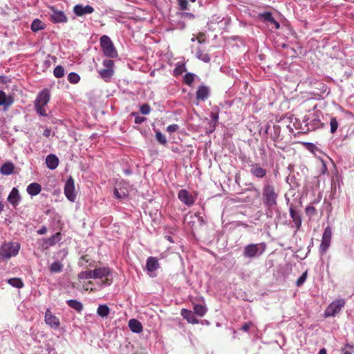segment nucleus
I'll use <instances>...</instances> for the list:
<instances>
[{
    "label": "nucleus",
    "instance_id": "nucleus-1",
    "mask_svg": "<svg viewBox=\"0 0 354 354\" xmlns=\"http://www.w3.org/2000/svg\"><path fill=\"white\" fill-rule=\"evenodd\" d=\"M278 192L276 190L274 185L267 182L263 185L262 189V200L263 203L268 209H271L277 204Z\"/></svg>",
    "mask_w": 354,
    "mask_h": 354
},
{
    "label": "nucleus",
    "instance_id": "nucleus-2",
    "mask_svg": "<svg viewBox=\"0 0 354 354\" xmlns=\"http://www.w3.org/2000/svg\"><path fill=\"white\" fill-rule=\"evenodd\" d=\"M20 250V244L17 242L4 243L0 247V260L4 261L15 257Z\"/></svg>",
    "mask_w": 354,
    "mask_h": 354
},
{
    "label": "nucleus",
    "instance_id": "nucleus-3",
    "mask_svg": "<svg viewBox=\"0 0 354 354\" xmlns=\"http://www.w3.org/2000/svg\"><path fill=\"white\" fill-rule=\"evenodd\" d=\"M266 249L264 242L260 243H251L245 245L243 254L245 257L252 259L261 255Z\"/></svg>",
    "mask_w": 354,
    "mask_h": 354
},
{
    "label": "nucleus",
    "instance_id": "nucleus-4",
    "mask_svg": "<svg viewBox=\"0 0 354 354\" xmlns=\"http://www.w3.org/2000/svg\"><path fill=\"white\" fill-rule=\"evenodd\" d=\"M93 279H99L101 282L99 283L100 288L109 286L112 283V279L109 278L111 274L110 268L106 267L97 268L93 270Z\"/></svg>",
    "mask_w": 354,
    "mask_h": 354
},
{
    "label": "nucleus",
    "instance_id": "nucleus-5",
    "mask_svg": "<svg viewBox=\"0 0 354 354\" xmlns=\"http://www.w3.org/2000/svg\"><path fill=\"white\" fill-rule=\"evenodd\" d=\"M49 101L50 93L48 90L44 89L38 94L35 100V106L37 112L40 115H46V111L44 106L48 103Z\"/></svg>",
    "mask_w": 354,
    "mask_h": 354
},
{
    "label": "nucleus",
    "instance_id": "nucleus-6",
    "mask_svg": "<svg viewBox=\"0 0 354 354\" xmlns=\"http://www.w3.org/2000/svg\"><path fill=\"white\" fill-rule=\"evenodd\" d=\"M100 42L105 56L110 58H114L118 56L117 50L111 39L107 35L102 36Z\"/></svg>",
    "mask_w": 354,
    "mask_h": 354
},
{
    "label": "nucleus",
    "instance_id": "nucleus-7",
    "mask_svg": "<svg viewBox=\"0 0 354 354\" xmlns=\"http://www.w3.org/2000/svg\"><path fill=\"white\" fill-rule=\"evenodd\" d=\"M102 64L104 68L98 71L99 75L105 82H109L114 74V62L111 59H104Z\"/></svg>",
    "mask_w": 354,
    "mask_h": 354
},
{
    "label": "nucleus",
    "instance_id": "nucleus-8",
    "mask_svg": "<svg viewBox=\"0 0 354 354\" xmlns=\"http://www.w3.org/2000/svg\"><path fill=\"white\" fill-rule=\"evenodd\" d=\"M346 301L344 299H339L333 301L325 310L324 317H335L339 313L342 308L345 306Z\"/></svg>",
    "mask_w": 354,
    "mask_h": 354
},
{
    "label": "nucleus",
    "instance_id": "nucleus-9",
    "mask_svg": "<svg viewBox=\"0 0 354 354\" xmlns=\"http://www.w3.org/2000/svg\"><path fill=\"white\" fill-rule=\"evenodd\" d=\"M49 10H50V20L53 23H66L68 21V18L63 11L58 10L54 6H50Z\"/></svg>",
    "mask_w": 354,
    "mask_h": 354
},
{
    "label": "nucleus",
    "instance_id": "nucleus-10",
    "mask_svg": "<svg viewBox=\"0 0 354 354\" xmlns=\"http://www.w3.org/2000/svg\"><path fill=\"white\" fill-rule=\"evenodd\" d=\"M64 194L71 202H74L76 199V194H75V182L72 177H70L65 183Z\"/></svg>",
    "mask_w": 354,
    "mask_h": 354
},
{
    "label": "nucleus",
    "instance_id": "nucleus-11",
    "mask_svg": "<svg viewBox=\"0 0 354 354\" xmlns=\"http://www.w3.org/2000/svg\"><path fill=\"white\" fill-rule=\"evenodd\" d=\"M178 199L187 206L192 205L195 201L196 198L190 194L187 189H180L178 194Z\"/></svg>",
    "mask_w": 354,
    "mask_h": 354
},
{
    "label": "nucleus",
    "instance_id": "nucleus-12",
    "mask_svg": "<svg viewBox=\"0 0 354 354\" xmlns=\"http://www.w3.org/2000/svg\"><path fill=\"white\" fill-rule=\"evenodd\" d=\"M332 236V230L331 228L328 226L326 227L323 236L322 243L320 244V250L322 252H326L328 249Z\"/></svg>",
    "mask_w": 354,
    "mask_h": 354
},
{
    "label": "nucleus",
    "instance_id": "nucleus-13",
    "mask_svg": "<svg viewBox=\"0 0 354 354\" xmlns=\"http://www.w3.org/2000/svg\"><path fill=\"white\" fill-rule=\"evenodd\" d=\"M250 174L257 178H263L266 176L267 171L259 163H253L250 165Z\"/></svg>",
    "mask_w": 354,
    "mask_h": 354
},
{
    "label": "nucleus",
    "instance_id": "nucleus-14",
    "mask_svg": "<svg viewBox=\"0 0 354 354\" xmlns=\"http://www.w3.org/2000/svg\"><path fill=\"white\" fill-rule=\"evenodd\" d=\"M45 322L46 324L55 328H57L60 325L59 318L53 315L49 309H47L45 313Z\"/></svg>",
    "mask_w": 354,
    "mask_h": 354
},
{
    "label": "nucleus",
    "instance_id": "nucleus-15",
    "mask_svg": "<svg viewBox=\"0 0 354 354\" xmlns=\"http://www.w3.org/2000/svg\"><path fill=\"white\" fill-rule=\"evenodd\" d=\"M74 13L78 16L82 17L86 14H91L94 12V8L89 5L84 6L82 4H77L73 8Z\"/></svg>",
    "mask_w": 354,
    "mask_h": 354
},
{
    "label": "nucleus",
    "instance_id": "nucleus-16",
    "mask_svg": "<svg viewBox=\"0 0 354 354\" xmlns=\"http://www.w3.org/2000/svg\"><path fill=\"white\" fill-rule=\"evenodd\" d=\"M289 212L290 216L295 223V227L297 230H299L302 223V219L300 213L297 211L295 208L292 205L290 207Z\"/></svg>",
    "mask_w": 354,
    "mask_h": 354
},
{
    "label": "nucleus",
    "instance_id": "nucleus-17",
    "mask_svg": "<svg viewBox=\"0 0 354 354\" xmlns=\"http://www.w3.org/2000/svg\"><path fill=\"white\" fill-rule=\"evenodd\" d=\"M194 313L191 310H189L186 308H183L180 310L181 316L187 320L188 323L192 324H197L199 323V320L194 316Z\"/></svg>",
    "mask_w": 354,
    "mask_h": 354
},
{
    "label": "nucleus",
    "instance_id": "nucleus-18",
    "mask_svg": "<svg viewBox=\"0 0 354 354\" xmlns=\"http://www.w3.org/2000/svg\"><path fill=\"white\" fill-rule=\"evenodd\" d=\"M209 95V89L207 86L202 85L200 86L196 91V97L197 100L205 101Z\"/></svg>",
    "mask_w": 354,
    "mask_h": 354
},
{
    "label": "nucleus",
    "instance_id": "nucleus-19",
    "mask_svg": "<svg viewBox=\"0 0 354 354\" xmlns=\"http://www.w3.org/2000/svg\"><path fill=\"white\" fill-rule=\"evenodd\" d=\"M129 327L131 330L136 333H140L142 331V325L138 320L131 319L129 321Z\"/></svg>",
    "mask_w": 354,
    "mask_h": 354
},
{
    "label": "nucleus",
    "instance_id": "nucleus-20",
    "mask_svg": "<svg viewBox=\"0 0 354 354\" xmlns=\"http://www.w3.org/2000/svg\"><path fill=\"white\" fill-rule=\"evenodd\" d=\"M46 163L49 169H55L58 166L59 160L55 155L50 154L46 158Z\"/></svg>",
    "mask_w": 354,
    "mask_h": 354
},
{
    "label": "nucleus",
    "instance_id": "nucleus-21",
    "mask_svg": "<svg viewBox=\"0 0 354 354\" xmlns=\"http://www.w3.org/2000/svg\"><path fill=\"white\" fill-rule=\"evenodd\" d=\"M146 267L148 271L153 272L159 268V263L156 257H150L147 260Z\"/></svg>",
    "mask_w": 354,
    "mask_h": 354
},
{
    "label": "nucleus",
    "instance_id": "nucleus-22",
    "mask_svg": "<svg viewBox=\"0 0 354 354\" xmlns=\"http://www.w3.org/2000/svg\"><path fill=\"white\" fill-rule=\"evenodd\" d=\"M13 102L12 96H7L4 91H0V106H10Z\"/></svg>",
    "mask_w": 354,
    "mask_h": 354
},
{
    "label": "nucleus",
    "instance_id": "nucleus-23",
    "mask_svg": "<svg viewBox=\"0 0 354 354\" xmlns=\"http://www.w3.org/2000/svg\"><path fill=\"white\" fill-rule=\"evenodd\" d=\"M9 202L13 205L14 206L17 205L19 201L20 196L19 194V191L17 188H13L10 192L8 198Z\"/></svg>",
    "mask_w": 354,
    "mask_h": 354
},
{
    "label": "nucleus",
    "instance_id": "nucleus-24",
    "mask_svg": "<svg viewBox=\"0 0 354 354\" xmlns=\"http://www.w3.org/2000/svg\"><path fill=\"white\" fill-rule=\"evenodd\" d=\"M41 191V187L39 183H30L27 187V192L31 196H36Z\"/></svg>",
    "mask_w": 354,
    "mask_h": 354
},
{
    "label": "nucleus",
    "instance_id": "nucleus-25",
    "mask_svg": "<svg viewBox=\"0 0 354 354\" xmlns=\"http://www.w3.org/2000/svg\"><path fill=\"white\" fill-rule=\"evenodd\" d=\"M15 169L13 163L8 162L4 163L0 168V172L3 175H10Z\"/></svg>",
    "mask_w": 354,
    "mask_h": 354
},
{
    "label": "nucleus",
    "instance_id": "nucleus-26",
    "mask_svg": "<svg viewBox=\"0 0 354 354\" xmlns=\"http://www.w3.org/2000/svg\"><path fill=\"white\" fill-rule=\"evenodd\" d=\"M45 28V24L39 19H34L30 26L32 31L35 32L44 30Z\"/></svg>",
    "mask_w": 354,
    "mask_h": 354
},
{
    "label": "nucleus",
    "instance_id": "nucleus-27",
    "mask_svg": "<svg viewBox=\"0 0 354 354\" xmlns=\"http://www.w3.org/2000/svg\"><path fill=\"white\" fill-rule=\"evenodd\" d=\"M261 16L265 21H269L271 24H274L276 29L279 28L280 24L274 19L271 12H266L261 14Z\"/></svg>",
    "mask_w": 354,
    "mask_h": 354
},
{
    "label": "nucleus",
    "instance_id": "nucleus-28",
    "mask_svg": "<svg viewBox=\"0 0 354 354\" xmlns=\"http://www.w3.org/2000/svg\"><path fill=\"white\" fill-rule=\"evenodd\" d=\"M68 306L71 308L75 309L77 312H81L83 309V305L81 302L75 299H71L66 301Z\"/></svg>",
    "mask_w": 354,
    "mask_h": 354
},
{
    "label": "nucleus",
    "instance_id": "nucleus-29",
    "mask_svg": "<svg viewBox=\"0 0 354 354\" xmlns=\"http://www.w3.org/2000/svg\"><path fill=\"white\" fill-rule=\"evenodd\" d=\"M207 308L205 306L201 304H195L194 306V313L199 317H203L207 313Z\"/></svg>",
    "mask_w": 354,
    "mask_h": 354
},
{
    "label": "nucleus",
    "instance_id": "nucleus-30",
    "mask_svg": "<svg viewBox=\"0 0 354 354\" xmlns=\"http://www.w3.org/2000/svg\"><path fill=\"white\" fill-rule=\"evenodd\" d=\"M97 313L102 317H106L110 313V308L106 305H100L97 308Z\"/></svg>",
    "mask_w": 354,
    "mask_h": 354
},
{
    "label": "nucleus",
    "instance_id": "nucleus-31",
    "mask_svg": "<svg viewBox=\"0 0 354 354\" xmlns=\"http://www.w3.org/2000/svg\"><path fill=\"white\" fill-rule=\"evenodd\" d=\"M8 283L13 287L21 288L24 286V283L20 278H11L8 280Z\"/></svg>",
    "mask_w": 354,
    "mask_h": 354
},
{
    "label": "nucleus",
    "instance_id": "nucleus-32",
    "mask_svg": "<svg viewBox=\"0 0 354 354\" xmlns=\"http://www.w3.org/2000/svg\"><path fill=\"white\" fill-rule=\"evenodd\" d=\"M61 234L59 232L55 233L51 237L46 240V244L48 245H53L60 240Z\"/></svg>",
    "mask_w": 354,
    "mask_h": 354
},
{
    "label": "nucleus",
    "instance_id": "nucleus-33",
    "mask_svg": "<svg viewBox=\"0 0 354 354\" xmlns=\"http://www.w3.org/2000/svg\"><path fill=\"white\" fill-rule=\"evenodd\" d=\"M62 269L63 265L59 261L53 262L50 267V271L54 273L60 272L62 271Z\"/></svg>",
    "mask_w": 354,
    "mask_h": 354
},
{
    "label": "nucleus",
    "instance_id": "nucleus-34",
    "mask_svg": "<svg viewBox=\"0 0 354 354\" xmlns=\"http://www.w3.org/2000/svg\"><path fill=\"white\" fill-rule=\"evenodd\" d=\"M78 278L80 279H93V270L82 271L78 274Z\"/></svg>",
    "mask_w": 354,
    "mask_h": 354
},
{
    "label": "nucleus",
    "instance_id": "nucleus-35",
    "mask_svg": "<svg viewBox=\"0 0 354 354\" xmlns=\"http://www.w3.org/2000/svg\"><path fill=\"white\" fill-rule=\"evenodd\" d=\"M68 80L71 84H77L80 80V77L76 73H70L68 75Z\"/></svg>",
    "mask_w": 354,
    "mask_h": 354
},
{
    "label": "nucleus",
    "instance_id": "nucleus-36",
    "mask_svg": "<svg viewBox=\"0 0 354 354\" xmlns=\"http://www.w3.org/2000/svg\"><path fill=\"white\" fill-rule=\"evenodd\" d=\"M330 133H335L338 128V126H339V123H338L336 118L332 117L330 118Z\"/></svg>",
    "mask_w": 354,
    "mask_h": 354
},
{
    "label": "nucleus",
    "instance_id": "nucleus-37",
    "mask_svg": "<svg viewBox=\"0 0 354 354\" xmlns=\"http://www.w3.org/2000/svg\"><path fill=\"white\" fill-rule=\"evenodd\" d=\"M53 74L57 78L62 77L64 75V68L62 66H57L54 68Z\"/></svg>",
    "mask_w": 354,
    "mask_h": 354
},
{
    "label": "nucleus",
    "instance_id": "nucleus-38",
    "mask_svg": "<svg viewBox=\"0 0 354 354\" xmlns=\"http://www.w3.org/2000/svg\"><path fill=\"white\" fill-rule=\"evenodd\" d=\"M342 354H353L354 348L353 346L346 344L341 349Z\"/></svg>",
    "mask_w": 354,
    "mask_h": 354
},
{
    "label": "nucleus",
    "instance_id": "nucleus-39",
    "mask_svg": "<svg viewBox=\"0 0 354 354\" xmlns=\"http://www.w3.org/2000/svg\"><path fill=\"white\" fill-rule=\"evenodd\" d=\"M195 75L193 73H187L184 77V82L191 86L194 80Z\"/></svg>",
    "mask_w": 354,
    "mask_h": 354
},
{
    "label": "nucleus",
    "instance_id": "nucleus-40",
    "mask_svg": "<svg viewBox=\"0 0 354 354\" xmlns=\"http://www.w3.org/2000/svg\"><path fill=\"white\" fill-rule=\"evenodd\" d=\"M156 140L162 145H165L167 144V139L165 136L160 132H156Z\"/></svg>",
    "mask_w": 354,
    "mask_h": 354
},
{
    "label": "nucleus",
    "instance_id": "nucleus-41",
    "mask_svg": "<svg viewBox=\"0 0 354 354\" xmlns=\"http://www.w3.org/2000/svg\"><path fill=\"white\" fill-rule=\"evenodd\" d=\"M307 277V272H304L301 276L297 280L296 285L298 287H300L304 284Z\"/></svg>",
    "mask_w": 354,
    "mask_h": 354
},
{
    "label": "nucleus",
    "instance_id": "nucleus-42",
    "mask_svg": "<svg viewBox=\"0 0 354 354\" xmlns=\"http://www.w3.org/2000/svg\"><path fill=\"white\" fill-rule=\"evenodd\" d=\"M140 112L144 115H147L151 111L150 106L147 104H144L140 107Z\"/></svg>",
    "mask_w": 354,
    "mask_h": 354
},
{
    "label": "nucleus",
    "instance_id": "nucleus-43",
    "mask_svg": "<svg viewBox=\"0 0 354 354\" xmlns=\"http://www.w3.org/2000/svg\"><path fill=\"white\" fill-rule=\"evenodd\" d=\"M305 212L309 216H314L317 214V211L315 207L310 205L306 207Z\"/></svg>",
    "mask_w": 354,
    "mask_h": 354
},
{
    "label": "nucleus",
    "instance_id": "nucleus-44",
    "mask_svg": "<svg viewBox=\"0 0 354 354\" xmlns=\"http://www.w3.org/2000/svg\"><path fill=\"white\" fill-rule=\"evenodd\" d=\"M178 6H180L181 10H186L188 9L189 3L187 0H179Z\"/></svg>",
    "mask_w": 354,
    "mask_h": 354
},
{
    "label": "nucleus",
    "instance_id": "nucleus-45",
    "mask_svg": "<svg viewBox=\"0 0 354 354\" xmlns=\"http://www.w3.org/2000/svg\"><path fill=\"white\" fill-rule=\"evenodd\" d=\"M179 129V126L176 124H172L167 127V131L169 133L177 131Z\"/></svg>",
    "mask_w": 354,
    "mask_h": 354
},
{
    "label": "nucleus",
    "instance_id": "nucleus-46",
    "mask_svg": "<svg viewBox=\"0 0 354 354\" xmlns=\"http://www.w3.org/2000/svg\"><path fill=\"white\" fill-rule=\"evenodd\" d=\"M254 326V324L252 322H248L245 323L242 327L241 328V330H242L244 332H248L250 328Z\"/></svg>",
    "mask_w": 354,
    "mask_h": 354
},
{
    "label": "nucleus",
    "instance_id": "nucleus-47",
    "mask_svg": "<svg viewBox=\"0 0 354 354\" xmlns=\"http://www.w3.org/2000/svg\"><path fill=\"white\" fill-rule=\"evenodd\" d=\"M113 194L117 198H124L127 196L124 192H120L116 188H115Z\"/></svg>",
    "mask_w": 354,
    "mask_h": 354
},
{
    "label": "nucleus",
    "instance_id": "nucleus-48",
    "mask_svg": "<svg viewBox=\"0 0 354 354\" xmlns=\"http://www.w3.org/2000/svg\"><path fill=\"white\" fill-rule=\"evenodd\" d=\"M132 115L136 116L134 120L136 124H141L146 120L145 117L138 115L136 113H132Z\"/></svg>",
    "mask_w": 354,
    "mask_h": 354
},
{
    "label": "nucleus",
    "instance_id": "nucleus-49",
    "mask_svg": "<svg viewBox=\"0 0 354 354\" xmlns=\"http://www.w3.org/2000/svg\"><path fill=\"white\" fill-rule=\"evenodd\" d=\"M93 284V282L91 281H89L88 282H86L85 284L83 285V288L85 290H91V291H93V290H95L96 288H92V287H89L90 285H92Z\"/></svg>",
    "mask_w": 354,
    "mask_h": 354
},
{
    "label": "nucleus",
    "instance_id": "nucleus-50",
    "mask_svg": "<svg viewBox=\"0 0 354 354\" xmlns=\"http://www.w3.org/2000/svg\"><path fill=\"white\" fill-rule=\"evenodd\" d=\"M43 135L46 138H49L51 135V129L46 127L43 132Z\"/></svg>",
    "mask_w": 354,
    "mask_h": 354
},
{
    "label": "nucleus",
    "instance_id": "nucleus-51",
    "mask_svg": "<svg viewBox=\"0 0 354 354\" xmlns=\"http://www.w3.org/2000/svg\"><path fill=\"white\" fill-rule=\"evenodd\" d=\"M185 70V68L184 66H179V67H176L175 69H174V73L177 75H179L180 73H183V71Z\"/></svg>",
    "mask_w": 354,
    "mask_h": 354
},
{
    "label": "nucleus",
    "instance_id": "nucleus-52",
    "mask_svg": "<svg viewBox=\"0 0 354 354\" xmlns=\"http://www.w3.org/2000/svg\"><path fill=\"white\" fill-rule=\"evenodd\" d=\"M211 117H212V120L215 122H216L218 120V113L217 112H216V113L212 112V113H211Z\"/></svg>",
    "mask_w": 354,
    "mask_h": 354
},
{
    "label": "nucleus",
    "instance_id": "nucleus-53",
    "mask_svg": "<svg viewBox=\"0 0 354 354\" xmlns=\"http://www.w3.org/2000/svg\"><path fill=\"white\" fill-rule=\"evenodd\" d=\"M38 234H44L47 232V228L46 227H42L39 230H38Z\"/></svg>",
    "mask_w": 354,
    "mask_h": 354
},
{
    "label": "nucleus",
    "instance_id": "nucleus-54",
    "mask_svg": "<svg viewBox=\"0 0 354 354\" xmlns=\"http://www.w3.org/2000/svg\"><path fill=\"white\" fill-rule=\"evenodd\" d=\"M202 59L205 62H209L210 60V58L208 57L207 55H205L204 57L202 58Z\"/></svg>",
    "mask_w": 354,
    "mask_h": 354
},
{
    "label": "nucleus",
    "instance_id": "nucleus-55",
    "mask_svg": "<svg viewBox=\"0 0 354 354\" xmlns=\"http://www.w3.org/2000/svg\"><path fill=\"white\" fill-rule=\"evenodd\" d=\"M318 354H327V352H326V349L323 348H322L319 351V353Z\"/></svg>",
    "mask_w": 354,
    "mask_h": 354
},
{
    "label": "nucleus",
    "instance_id": "nucleus-56",
    "mask_svg": "<svg viewBox=\"0 0 354 354\" xmlns=\"http://www.w3.org/2000/svg\"><path fill=\"white\" fill-rule=\"evenodd\" d=\"M3 205L0 202V213L3 211Z\"/></svg>",
    "mask_w": 354,
    "mask_h": 354
},
{
    "label": "nucleus",
    "instance_id": "nucleus-57",
    "mask_svg": "<svg viewBox=\"0 0 354 354\" xmlns=\"http://www.w3.org/2000/svg\"><path fill=\"white\" fill-rule=\"evenodd\" d=\"M81 259H82V260H85L86 262L88 261V259H86V256H82V257H81Z\"/></svg>",
    "mask_w": 354,
    "mask_h": 354
},
{
    "label": "nucleus",
    "instance_id": "nucleus-58",
    "mask_svg": "<svg viewBox=\"0 0 354 354\" xmlns=\"http://www.w3.org/2000/svg\"><path fill=\"white\" fill-rule=\"evenodd\" d=\"M188 17H194V15L192 13H185Z\"/></svg>",
    "mask_w": 354,
    "mask_h": 354
},
{
    "label": "nucleus",
    "instance_id": "nucleus-59",
    "mask_svg": "<svg viewBox=\"0 0 354 354\" xmlns=\"http://www.w3.org/2000/svg\"><path fill=\"white\" fill-rule=\"evenodd\" d=\"M192 2H195L196 0H190Z\"/></svg>",
    "mask_w": 354,
    "mask_h": 354
}]
</instances>
